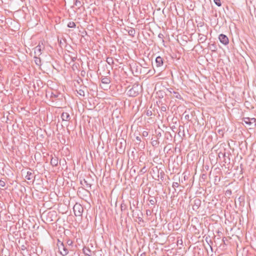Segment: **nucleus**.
<instances>
[{
	"mask_svg": "<svg viewBox=\"0 0 256 256\" xmlns=\"http://www.w3.org/2000/svg\"><path fill=\"white\" fill-rule=\"evenodd\" d=\"M141 87L138 84H134L132 88L128 91V94L130 96L135 97L139 94Z\"/></svg>",
	"mask_w": 256,
	"mask_h": 256,
	"instance_id": "f257e3e1",
	"label": "nucleus"
},
{
	"mask_svg": "<svg viewBox=\"0 0 256 256\" xmlns=\"http://www.w3.org/2000/svg\"><path fill=\"white\" fill-rule=\"evenodd\" d=\"M148 206L150 209H151L152 212H154L155 210L156 211L157 210V208H156V206L157 204V200L155 196H150L149 198L148 199ZM158 205L157 206V208H158Z\"/></svg>",
	"mask_w": 256,
	"mask_h": 256,
	"instance_id": "f03ea898",
	"label": "nucleus"
},
{
	"mask_svg": "<svg viewBox=\"0 0 256 256\" xmlns=\"http://www.w3.org/2000/svg\"><path fill=\"white\" fill-rule=\"evenodd\" d=\"M17 225H12L10 227V230L12 232L13 234H15L16 232H21V228H24V230H26V228H28V225H18V228L16 227Z\"/></svg>",
	"mask_w": 256,
	"mask_h": 256,
	"instance_id": "7ed1b4c3",
	"label": "nucleus"
},
{
	"mask_svg": "<svg viewBox=\"0 0 256 256\" xmlns=\"http://www.w3.org/2000/svg\"><path fill=\"white\" fill-rule=\"evenodd\" d=\"M130 69L134 76H137L138 74H141V66L134 64L130 66Z\"/></svg>",
	"mask_w": 256,
	"mask_h": 256,
	"instance_id": "20e7f679",
	"label": "nucleus"
},
{
	"mask_svg": "<svg viewBox=\"0 0 256 256\" xmlns=\"http://www.w3.org/2000/svg\"><path fill=\"white\" fill-rule=\"evenodd\" d=\"M202 204L201 200L199 198L194 199L193 202L191 203L192 205L193 210L196 212H198V208Z\"/></svg>",
	"mask_w": 256,
	"mask_h": 256,
	"instance_id": "39448f33",
	"label": "nucleus"
},
{
	"mask_svg": "<svg viewBox=\"0 0 256 256\" xmlns=\"http://www.w3.org/2000/svg\"><path fill=\"white\" fill-rule=\"evenodd\" d=\"M74 214L76 216H80L82 215L83 212L82 206L78 204H76L73 208Z\"/></svg>",
	"mask_w": 256,
	"mask_h": 256,
	"instance_id": "423d86ee",
	"label": "nucleus"
},
{
	"mask_svg": "<svg viewBox=\"0 0 256 256\" xmlns=\"http://www.w3.org/2000/svg\"><path fill=\"white\" fill-rule=\"evenodd\" d=\"M165 63L164 59L160 56H158L156 58V64L157 68H165L166 64L164 66Z\"/></svg>",
	"mask_w": 256,
	"mask_h": 256,
	"instance_id": "0eeeda50",
	"label": "nucleus"
},
{
	"mask_svg": "<svg viewBox=\"0 0 256 256\" xmlns=\"http://www.w3.org/2000/svg\"><path fill=\"white\" fill-rule=\"evenodd\" d=\"M166 91H168V89L166 88H163L162 89L158 90L156 92V97L160 99H162L164 98V96L168 95Z\"/></svg>",
	"mask_w": 256,
	"mask_h": 256,
	"instance_id": "6e6552de",
	"label": "nucleus"
},
{
	"mask_svg": "<svg viewBox=\"0 0 256 256\" xmlns=\"http://www.w3.org/2000/svg\"><path fill=\"white\" fill-rule=\"evenodd\" d=\"M58 248L62 256H66L68 254V250L64 246V243H60V245L58 244Z\"/></svg>",
	"mask_w": 256,
	"mask_h": 256,
	"instance_id": "1a4fd4ad",
	"label": "nucleus"
},
{
	"mask_svg": "<svg viewBox=\"0 0 256 256\" xmlns=\"http://www.w3.org/2000/svg\"><path fill=\"white\" fill-rule=\"evenodd\" d=\"M218 39L220 42L224 45L228 44L229 40L227 36L224 34H220L219 35Z\"/></svg>",
	"mask_w": 256,
	"mask_h": 256,
	"instance_id": "9d476101",
	"label": "nucleus"
},
{
	"mask_svg": "<svg viewBox=\"0 0 256 256\" xmlns=\"http://www.w3.org/2000/svg\"><path fill=\"white\" fill-rule=\"evenodd\" d=\"M142 214L140 212V214L138 213L136 214V212H134L132 214V217L134 220L138 223L143 221L142 217Z\"/></svg>",
	"mask_w": 256,
	"mask_h": 256,
	"instance_id": "9b49d317",
	"label": "nucleus"
},
{
	"mask_svg": "<svg viewBox=\"0 0 256 256\" xmlns=\"http://www.w3.org/2000/svg\"><path fill=\"white\" fill-rule=\"evenodd\" d=\"M44 46H42L39 44L34 48V54L38 56H40L42 54V52L44 50Z\"/></svg>",
	"mask_w": 256,
	"mask_h": 256,
	"instance_id": "f8f14e48",
	"label": "nucleus"
},
{
	"mask_svg": "<svg viewBox=\"0 0 256 256\" xmlns=\"http://www.w3.org/2000/svg\"><path fill=\"white\" fill-rule=\"evenodd\" d=\"M228 230H230L231 234L233 236L236 233V230H239L240 228L238 227L236 225H234L232 227L230 226L228 228H226V231H228Z\"/></svg>",
	"mask_w": 256,
	"mask_h": 256,
	"instance_id": "ddd939ff",
	"label": "nucleus"
},
{
	"mask_svg": "<svg viewBox=\"0 0 256 256\" xmlns=\"http://www.w3.org/2000/svg\"><path fill=\"white\" fill-rule=\"evenodd\" d=\"M166 230V232L170 234L171 232L174 230V225H163Z\"/></svg>",
	"mask_w": 256,
	"mask_h": 256,
	"instance_id": "4468645a",
	"label": "nucleus"
},
{
	"mask_svg": "<svg viewBox=\"0 0 256 256\" xmlns=\"http://www.w3.org/2000/svg\"><path fill=\"white\" fill-rule=\"evenodd\" d=\"M61 118L62 121L68 122L70 120V116L68 113L63 112L61 114Z\"/></svg>",
	"mask_w": 256,
	"mask_h": 256,
	"instance_id": "2eb2a0df",
	"label": "nucleus"
},
{
	"mask_svg": "<svg viewBox=\"0 0 256 256\" xmlns=\"http://www.w3.org/2000/svg\"><path fill=\"white\" fill-rule=\"evenodd\" d=\"M101 82L103 84H110L111 80L110 78L108 76H102Z\"/></svg>",
	"mask_w": 256,
	"mask_h": 256,
	"instance_id": "dca6fc26",
	"label": "nucleus"
},
{
	"mask_svg": "<svg viewBox=\"0 0 256 256\" xmlns=\"http://www.w3.org/2000/svg\"><path fill=\"white\" fill-rule=\"evenodd\" d=\"M50 164L53 166H56L58 164V158L56 157V156H52L51 160H50Z\"/></svg>",
	"mask_w": 256,
	"mask_h": 256,
	"instance_id": "f3484780",
	"label": "nucleus"
},
{
	"mask_svg": "<svg viewBox=\"0 0 256 256\" xmlns=\"http://www.w3.org/2000/svg\"><path fill=\"white\" fill-rule=\"evenodd\" d=\"M125 30L128 32V35L130 36L131 37H134L136 34V30L134 28H130L129 29L126 30L125 29Z\"/></svg>",
	"mask_w": 256,
	"mask_h": 256,
	"instance_id": "a211bd4d",
	"label": "nucleus"
},
{
	"mask_svg": "<svg viewBox=\"0 0 256 256\" xmlns=\"http://www.w3.org/2000/svg\"><path fill=\"white\" fill-rule=\"evenodd\" d=\"M206 40H207L206 36L204 34H198V40L200 42L203 43V42H205Z\"/></svg>",
	"mask_w": 256,
	"mask_h": 256,
	"instance_id": "6ab92c4d",
	"label": "nucleus"
},
{
	"mask_svg": "<svg viewBox=\"0 0 256 256\" xmlns=\"http://www.w3.org/2000/svg\"><path fill=\"white\" fill-rule=\"evenodd\" d=\"M83 252L86 256H90L92 255V252L89 248L84 246L83 248Z\"/></svg>",
	"mask_w": 256,
	"mask_h": 256,
	"instance_id": "aec40b11",
	"label": "nucleus"
},
{
	"mask_svg": "<svg viewBox=\"0 0 256 256\" xmlns=\"http://www.w3.org/2000/svg\"><path fill=\"white\" fill-rule=\"evenodd\" d=\"M34 62L37 66H41V64H42L41 60L40 58L38 57V56L35 55L34 57Z\"/></svg>",
	"mask_w": 256,
	"mask_h": 256,
	"instance_id": "412c9836",
	"label": "nucleus"
},
{
	"mask_svg": "<svg viewBox=\"0 0 256 256\" xmlns=\"http://www.w3.org/2000/svg\"><path fill=\"white\" fill-rule=\"evenodd\" d=\"M172 97L176 98L179 99V100H182V98L180 94V93L178 92H176V91H174V90L172 91Z\"/></svg>",
	"mask_w": 256,
	"mask_h": 256,
	"instance_id": "4be33fe9",
	"label": "nucleus"
},
{
	"mask_svg": "<svg viewBox=\"0 0 256 256\" xmlns=\"http://www.w3.org/2000/svg\"><path fill=\"white\" fill-rule=\"evenodd\" d=\"M165 138L170 140V142H172V136L170 132H166L164 134Z\"/></svg>",
	"mask_w": 256,
	"mask_h": 256,
	"instance_id": "5701e85b",
	"label": "nucleus"
},
{
	"mask_svg": "<svg viewBox=\"0 0 256 256\" xmlns=\"http://www.w3.org/2000/svg\"><path fill=\"white\" fill-rule=\"evenodd\" d=\"M250 120V118L248 117L243 118L242 119V122H244L246 124L251 126L252 124L251 122H252Z\"/></svg>",
	"mask_w": 256,
	"mask_h": 256,
	"instance_id": "b1692460",
	"label": "nucleus"
},
{
	"mask_svg": "<svg viewBox=\"0 0 256 256\" xmlns=\"http://www.w3.org/2000/svg\"><path fill=\"white\" fill-rule=\"evenodd\" d=\"M80 184L82 186H86L88 188H90L91 187V184L88 183L86 180L85 179H84L83 180L80 181Z\"/></svg>",
	"mask_w": 256,
	"mask_h": 256,
	"instance_id": "393cba45",
	"label": "nucleus"
},
{
	"mask_svg": "<svg viewBox=\"0 0 256 256\" xmlns=\"http://www.w3.org/2000/svg\"><path fill=\"white\" fill-rule=\"evenodd\" d=\"M65 232V229L63 226H60L58 227V230L57 232H56V234H60L62 233H64Z\"/></svg>",
	"mask_w": 256,
	"mask_h": 256,
	"instance_id": "a878e982",
	"label": "nucleus"
},
{
	"mask_svg": "<svg viewBox=\"0 0 256 256\" xmlns=\"http://www.w3.org/2000/svg\"><path fill=\"white\" fill-rule=\"evenodd\" d=\"M238 202L241 206H244V197L240 196L238 199Z\"/></svg>",
	"mask_w": 256,
	"mask_h": 256,
	"instance_id": "bb28decb",
	"label": "nucleus"
},
{
	"mask_svg": "<svg viewBox=\"0 0 256 256\" xmlns=\"http://www.w3.org/2000/svg\"><path fill=\"white\" fill-rule=\"evenodd\" d=\"M209 48L212 52H216L217 50L216 46L214 44H210L209 45Z\"/></svg>",
	"mask_w": 256,
	"mask_h": 256,
	"instance_id": "cd10ccee",
	"label": "nucleus"
},
{
	"mask_svg": "<svg viewBox=\"0 0 256 256\" xmlns=\"http://www.w3.org/2000/svg\"><path fill=\"white\" fill-rule=\"evenodd\" d=\"M32 174L31 172L28 171L27 172L26 175V178L28 180H30L32 178Z\"/></svg>",
	"mask_w": 256,
	"mask_h": 256,
	"instance_id": "c85d7f7f",
	"label": "nucleus"
},
{
	"mask_svg": "<svg viewBox=\"0 0 256 256\" xmlns=\"http://www.w3.org/2000/svg\"><path fill=\"white\" fill-rule=\"evenodd\" d=\"M67 26L70 28H74L76 26V24L74 22H70L68 24Z\"/></svg>",
	"mask_w": 256,
	"mask_h": 256,
	"instance_id": "c756f323",
	"label": "nucleus"
},
{
	"mask_svg": "<svg viewBox=\"0 0 256 256\" xmlns=\"http://www.w3.org/2000/svg\"><path fill=\"white\" fill-rule=\"evenodd\" d=\"M192 228L194 230V234H199L200 233V230L196 228L195 225H192Z\"/></svg>",
	"mask_w": 256,
	"mask_h": 256,
	"instance_id": "7c9ffc66",
	"label": "nucleus"
},
{
	"mask_svg": "<svg viewBox=\"0 0 256 256\" xmlns=\"http://www.w3.org/2000/svg\"><path fill=\"white\" fill-rule=\"evenodd\" d=\"M106 61L108 62V64L110 65H112V64H113L114 63V60L112 58H106Z\"/></svg>",
	"mask_w": 256,
	"mask_h": 256,
	"instance_id": "2f4dec72",
	"label": "nucleus"
},
{
	"mask_svg": "<svg viewBox=\"0 0 256 256\" xmlns=\"http://www.w3.org/2000/svg\"><path fill=\"white\" fill-rule=\"evenodd\" d=\"M74 4L76 6H78V8L82 6L81 2L79 0H76Z\"/></svg>",
	"mask_w": 256,
	"mask_h": 256,
	"instance_id": "473e14b6",
	"label": "nucleus"
},
{
	"mask_svg": "<svg viewBox=\"0 0 256 256\" xmlns=\"http://www.w3.org/2000/svg\"><path fill=\"white\" fill-rule=\"evenodd\" d=\"M177 245L183 246V242L182 238H178Z\"/></svg>",
	"mask_w": 256,
	"mask_h": 256,
	"instance_id": "72a5a7b5",
	"label": "nucleus"
},
{
	"mask_svg": "<svg viewBox=\"0 0 256 256\" xmlns=\"http://www.w3.org/2000/svg\"><path fill=\"white\" fill-rule=\"evenodd\" d=\"M160 109L162 112H165L167 110V106L166 105L162 104L160 107Z\"/></svg>",
	"mask_w": 256,
	"mask_h": 256,
	"instance_id": "f704fd0d",
	"label": "nucleus"
},
{
	"mask_svg": "<svg viewBox=\"0 0 256 256\" xmlns=\"http://www.w3.org/2000/svg\"><path fill=\"white\" fill-rule=\"evenodd\" d=\"M159 144L158 140H154L152 142V144L154 146H157Z\"/></svg>",
	"mask_w": 256,
	"mask_h": 256,
	"instance_id": "c9c22d12",
	"label": "nucleus"
},
{
	"mask_svg": "<svg viewBox=\"0 0 256 256\" xmlns=\"http://www.w3.org/2000/svg\"><path fill=\"white\" fill-rule=\"evenodd\" d=\"M214 2L218 6H222L220 0H214Z\"/></svg>",
	"mask_w": 256,
	"mask_h": 256,
	"instance_id": "e433bc0d",
	"label": "nucleus"
},
{
	"mask_svg": "<svg viewBox=\"0 0 256 256\" xmlns=\"http://www.w3.org/2000/svg\"><path fill=\"white\" fill-rule=\"evenodd\" d=\"M250 119L252 126H255L256 125V119L255 118H250Z\"/></svg>",
	"mask_w": 256,
	"mask_h": 256,
	"instance_id": "4c0bfd02",
	"label": "nucleus"
},
{
	"mask_svg": "<svg viewBox=\"0 0 256 256\" xmlns=\"http://www.w3.org/2000/svg\"><path fill=\"white\" fill-rule=\"evenodd\" d=\"M218 156L220 158H221L222 157L224 158L226 156V152H220L218 153Z\"/></svg>",
	"mask_w": 256,
	"mask_h": 256,
	"instance_id": "58836bf2",
	"label": "nucleus"
},
{
	"mask_svg": "<svg viewBox=\"0 0 256 256\" xmlns=\"http://www.w3.org/2000/svg\"><path fill=\"white\" fill-rule=\"evenodd\" d=\"M20 250L22 251H24L25 250H27V246L24 245V244H22L21 246H20Z\"/></svg>",
	"mask_w": 256,
	"mask_h": 256,
	"instance_id": "ea45409f",
	"label": "nucleus"
},
{
	"mask_svg": "<svg viewBox=\"0 0 256 256\" xmlns=\"http://www.w3.org/2000/svg\"><path fill=\"white\" fill-rule=\"evenodd\" d=\"M179 186V184L177 182H174L172 184V188L175 189L176 188H178Z\"/></svg>",
	"mask_w": 256,
	"mask_h": 256,
	"instance_id": "a19ab883",
	"label": "nucleus"
},
{
	"mask_svg": "<svg viewBox=\"0 0 256 256\" xmlns=\"http://www.w3.org/2000/svg\"><path fill=\"white\" fill-rule=\"evenodd\" d=\"M207 178V175L206 174H202L200 176V178L204 180Z\"/></svg>",
	"mask_w": 256,
	"mask_h": 256,
	"instance_id": "79ce46f5",
	"label": "nucleus"
},
{
	"mask_svg": "<svg viewBox=\"0 0 256 256\" xmlns=\"http://www.w3.org/2000/svg\"><path fill=\"white\" fill-rule=\"evenodd\" d=\"M148 132L146 131H144L142 133V135L144 137H146L148 136Z\"/></svg>",
	"mask_w": 256,
	"mask_h": 256,
	"instance_id": "37998d69",
	"label": "nucleus"
},
{
	"mask_svg": "<svg viewBox=\"0 0 256 256\" xmlns=\"http://www.w3.org/2000/svg\"><path fill=\"white\" fill-rule=\"evenodd\" d=\"M6 185V183L4 180H0V186L2 187H4Z\"/></svg>",
	"mask_w": 256,
	"mask_h": 256,
	"instance_id": "c03bdc74",
	"label": "nucleus"
},
{
	"mask_svg": "<svg viewBox=\"0 0 256 256\" xmlns=\"http://www.w3.org/2000/svg\"><path fill=\"white\" fill-rule=\"evenodd\" d=\"M147 171L146 166L143 167L140 170L142 173H145Z\"/></svg>",
	"mask_w": 256,
	"mask_h": 256,
	"instance_id": "a18cd8bd",
	"label": "nucleus"
},
{
	"mask_svg": "<svg viewBox=\"0 0 256 256\" xmlns=\"http://www.w3.org/2000/svg\"><path fill=\"white\" fill-rule=\"evenodd\" d=\"M232 194V190H228L226 192V195L228 196H230Z\"/></svg>",
	"mask_w": 256,
	"mask_h": 256,
	"instance_id": "49530a36",
	"label": "nucleus"
},
{
	"mask_svg": "<svg viewBox=\"0 0 256 256\" xmlns=\"http://www.w3.org/2000/svg\"><path fill=\"white\" fill-rule=\"evenodd\" d=\"M180 225H174V230L178 231L180 230Z\"/></svg>",
	"mask_w": 256,
	"mask_h": 256,
	"instance_id": "de8ad7c7",
	"label": "nucleus"
},
{
	"mask_svg": "<svg viewBox=\"0 0 256 256\" xmlns=\"http://www.w3.org/2000/svg\"><path fill=\"white\" fill-rule=\"evenodd\" d=\"M78 93L80 95V96H84V92L83 90H79V92H78Z\"/></svg>",
	"mask_w": 256,
	"mask_h": 256,
	"instance_id": "09e8293b",
	"label": "nucleus"
},
{
	"mask_svg": "<svg viewBox=\"0 0 256 256\" xmlns=\"http://www.w3.org/2000/svg\"><path fill=\"white\" fill-rule=\"evenodd\" d=\"M67 244L69 246H71L72 245V241L70 239H68V240H67V242H66Z\"/></svg>",
	"mask_w": 256,
	"mask_h": 256,
	"instance_id": "8fccbe9b",
	"label": "nucleus"
},
{
	"mask_svg": "<svg viewBox=\"0 0 256 256\" xmlns=\"http://www.w3.org/2000/svg\"><path fill=\"white\" fill-rule=\"evenodd\" d=\"M218 132L219 134H221L223 136L224 135V132H223V130H218Z\"/></svg>",
	"mask_w": 256,
	"mask_h": 256,
	"instance_id": "3c124183",
	"label": "nucleus"
},
{
	"mask_svg": "<svg viewBox=\"0 0 256 256\" xmlns=\"http://www.w3.org/2000/svg\"><path fill=\"white\" fill-rule=\"evenodd\" d=\"M156 136L158 138L162 136V134L160 132H156Z\"/></svg>",
	"mask_w": 256,
	"mask_h": 256,
	"instance_id": "603ef678",
	"label": "nucleus"
},
{
	"mask_svg": "<svg viewBox=\"0 0 256 256\" xmlns=\"http://www.w3.org/2000/svg\"><path fill=\"white\" fill-rule=\"evenodd\" d=\"M146 115H147L148 116H152V111H150V110H147V112H146Z\"/></svg>",
	"mask_w": 256,
	"mask_h": 256,
	"instance_id": "864d4df0",
	"label": "nucleus"
},
{
	"mask_svg": "<svg viewBox=\"0 0 256 256\" xmlns=\"http://www.w3.org/2000/svg\"><path fill=\"white\" fill-rule=\"evenodd\" d=\"M58 96V94H56L53 92L52 93V94H51V98H56Z\"/></svg>",
	"mask_w": 256,
	"mask_h": 256,
	"instance_id": "5fc2aeb1",
	"label": "nucleus"
},
{
	"mask_svg": "<svg viewBox=\"0 0 256 256\" xmlns=\"http://www.w3.org/2000/svg\"><path fill=\"white\" fill-rule=\"evenodd\" d=\"M60 243H63V242L62 241H61L60 238H58L57 239V246H58V244L59 245H60Z\"/></svg>",
	"mask_w": 256,
	"mask_h": 256,
	"instance_id": "6e6d98bb",
	"label": "nucleus"
},
{
	"mask_svg": "<svg viewBox=\"0 0 256 256\" xmlns=\"http://www.w3.org/2000/svg\"><path fill=\"white\" fill-rule=\"evenodd\" d=\"M172 91H173V89L171 88L170 90L168 89V91H166V92L167 93L168 92L170 94H172Z\"/></svg>",
	"mask_w": 256,
	"mask_h": 256,
	"instance_id": "4d7b16f0",
	"label": "nucleus"
},
{
	"mask_svg": "<svg viewBox=\"0 0 256 256\" xmlns=\"http://www.w3.org/2000/svg\"><path fill=\"white\" fill-rule=\"evenodd\" d=\"M136 139L138 142H141L140 138L138 136H136Z\"/></svg>",
	"mask_w": 256,
	"mask_h": 256,
	"instance_id": "13d9d810",
	"label": "nucleus"
},
{
	"mask_svg": "<svg viewBox=\"0 0 256 256\" xmlns=\"http://www.w3.org/2000/svg\"><path fill=\"white\" fill-rule=\"evenodd\" d=\"M70 58L72 60V61L74 62L76 59V56H74V57L70 56Z\"/></svg>",
	"mask_w": 256,
	"mask_h": 256,
	"instance_id": "bf43d9fd",
	"label": "nucleus"
},
{
	"mask_svg": "<svg viewBox=\"0 0 256 256\" xmlns=\"http://www.w3.org/2000/svg\"><path fill=\"white\" fill-rule=\"evenodd\" d=\"M157 104H160L161 106L164 104L163 103H162V102L161 100H159L158 102H157Z\"/></svg>",
	"mask_w": 256,
	"mask_h": 256,
	"instance_id": "052dcab7",
	"label": "nucleus"
},
{
	"mask_svg": "<svg viewBox=\"0 0 256 256\" xmlns=\"http://www.w3.org/2000/svg\"><path fill=\"white\" fill-rule=\"evenodd\" d=\"M170 128L172 129V130L173 132H175V131H174V129H176V126H172V127Z\"/></svg>",
	"mask_w": 256,
	"mask_h": 256,
	"instance_id": "680f3d73",
	"label": "nucleus"
},
{
	"mask_svg": "<svg viewBox=\"0 0 256 256\" xmlns=\"http://www.w3.org/2000/svg\"><path fill=\"white\" fill-rule=\"evenodd\" d=\"M124 206H122V204H121L120 206V208H121V210L122 211L124 209Z\"/></svg>",
	"mask_w": 256,
	"mask_h": 256,
	"instance_id": "e2e57ef3",
	"label": "nucleus"
},
{
	"mask_svg": "<svg viewBox=\"0 0 256 256\" xmlns=\"http://www.w3.org/2000/svg\"><path fill=\"white\" fill-rule=\"evenodd\" d=\"M151 211L150 210H146V214H148V213H150Z\"/></svg>",
	"mask_w": 256,
	"mask_h": 256,
	"instance_id": "0e129e2a",
	"label": "nucleus"
},
{
	"mask_svg": "<svg viewBox=\"0 0 256 256\" xmlns=\"http://www.w3.org/2000/svg\"><path fill=\"white\" fill-rule=\"evenodd\" d=\"M151 211L150 210H146V214H148V213H150Z\"/></svg>",
	"mask_w": 256,
	"mask_h": 256,
	"instance_id": "69168bd1",
	"label": "nucleus"
},
{
	"mask_svg": "<svg viewBox=\"0 0 256 256\" xmlns=\"http://www.w3.org/2000/svg\"><path fill=\"white\" fill-rule=\"evenodd\" d=\"M107 74H108V76L110 74V70H108Z\"/></svg>",
	"mask_w": 256,
	"mask_h": 256,
	"instance_id": "338daca9",
	"label": "nucleus"
},
{
	"mask_svg": "<svg viewBox=\"0 0 256 256\" xmlns=\"http://www.w3.org/2000/svg\"><path fill=\"white\" fill-rule=\"evenodd\" d=\"M125 226H126V228H127L128 229V226H129L128 225L126 224V225H125Z\"/></svg>",
	"mask_w": 256,
	"mask_h": 256,
	"instance_id": "774afa93",
	"label": "nucleus"
}]
</instances>
